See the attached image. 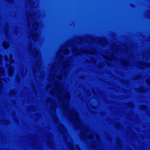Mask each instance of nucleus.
<instances>
[{"mask_svg": "<svg viewBox=\"0 0 150 150\" xmlns=\"http://www.w3.org/2000/svg\"><path fill=\"white\" fill-rule=\"evenodd\" d=\"M3 45L4 47L6 48L8 46V44L6 42L4 43Z\"/></svg>", "mask_w": 150, "mask_h": 150, "instance_id": "nucleus-1", "label": "nucleus"}, {"mask_svg": "<svg viewBox=\"0 0 150 150\" xmlns=\"http://www.w3.org/2000/svg\"><path fill=\"white\" fill-rule=\"evenodd\" d=\"M69 149L70 150H74L75 148L73 146L71 145L70 146Z\"/></svg>", "mask_w": 150, "mask_h": 150, "instance_id": "nucleus-2", "label": "nucleus"}, {"mask_svg": "<svg viewBox=\"0 0 150 150\" xmlns=\"http://www.w3.org/2000/svg\"><path fill=\"white\" fill-rule=\"evenodd\" d=\"M32 38L33 39L34 38H35V37L34 36H32Z\"/></svg>", "mask_w": 150, "mask_h": 150, "instance_id": "nucleus-3", "label": "nucleus"}, {"mask_svg": "<svg viewBox=\"0 0 150 150\" xmlns=\"http://www.w3.org/2000/svg\"><path fill=\"white\" fill-rule=\"evenodd\" d=\"M150 82V81H148V82H147V83L148 84V83H149Z\"/></svg>", "mask_w": 150, "mask_h": 150, "instance_id": "nucleus-4", "label": "nucleus"}, {"mask_svg": "<svg viewBox=\"0 0 150 150\" xmlns=\"http://www.w3.org/2000/svg\"><path fill=\"white\" fill-rule=\"evenodd\" d=\"M123 64L124 65H126V64H125V63H124V62H123Z\"/></svg>", "mask_w": 150, "mask_h": 150, "instance_id": "nucleus-5", "label": "nucleus"}]
</instances>
